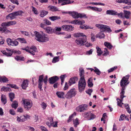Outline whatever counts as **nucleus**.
<instances>
[{
    "instance_id": "f257e3e1",
    "label": "nucleus",
    "mask_w": 131,
    "mask_h": 131,
    "mask_svg": "<svg viewBox=\"0 0 131 131\" xmlns=\"http://www.w3.org/2000/svg\"><path fill=\"white\" fill-rule=\"evenodd\" d=\"M79 75L80 77L78 82V89L79 91L81 92L84 90L86 85L84 79V72L83 69L79 70Z\"/></svg>"
},
{
    "instance_id": "f03ea898",
    "label": "nucleus",
    "mask_w": 131,
    "mask_h": 131,
    "mask_svg": "<svg viewBox=\"0 0 131 131\" xmlns=\"http://www.w3.org/2000/svg\"><path fill=\"white\" fill-rule=\"evenodd\" d=\"M74 36L75 37H81V38H78L75 40V42L77 45L82 46L84 45V43L86 41V36L83 34L80 33H77L74 34Z\"/></svg>"
},
{
    "instance_id": "7ed1b4c3",
    "label": "nucleus",
    "mask_w": 131,
    "mask_h": 131,
    "mask_svg": "<svg viewBox=\"0 0 131 131\" xmlns=\"http://www.w3.org/2000/svg\"><path fill=\"white\" fill-rule=\"evenodd\" d=\"M35 35L36 37V39L39 42H46L49 40L48 36L43 32L40 34L38 32L36 31L35 32Z\"/></svg>"
},
{
    "instance_id": "20e7f679",
    "label": "nucleus",
    "mask_w": 131,
    "mask_h": 131,
    "mask_svg": "<svg viewBox=\"0 0 131 131\" xmlns=\"http://www.w3.org/2000/svg\"><path fill=\"white\" fill-rule=\"evenodd\" d=\"M130 75L129 74L123 77L122 79L121 80L120 83V85L122 87L121 92L120 94L121 96H122L123 93L124 94L125 92L124 91L125 89V87L126 86L129 82L128 81ZM122 97V96H121Z\"/></svg>"
},
{
    "instance_id": "39448f33",
    "label": "nucleus",
    "mask_w": 131,
    "mask_h": 131,
    "mask_svg": "<svg viewBox=\"0 0 131 131\" xmlns=\"http://www.w3.org/2000/svg\"><path fill=\"white\" fill-rule=\"evenodd\" d=\"M68 14H71L72 17L74 18H79L85 17L87 18L86 15L83 13H78L75 12H68Z\"/></svg>"
},
{
    "instance_id": "423d86ee",
    "label": "nucleus",
    "mask_w": 131,
    "mask_h": 131,
    "mask_svg": "<svg viewBox=\"0 0 131 131\" xmlns=\"http://www.w3.org/2000/svg\"><path fill=\"white\" fill-rule=\"evenodd\" d=\"M95 26L98 28L104 31H106L108 32H111L112 31V30L109 27L106 25L100 24H97L95 25Z\"/></svg>"
},
{
    "instance_id": "0eeeda50",
    "label": "nucleus",
    "mask_w": 131,
    "mask_h": 131,
    "mask_svg": "<svg viewBox=\"0 0 131 131\" xmlns=\"http://www.w3.org/2000/svg\"><path fill=\"white\" fill-rule=\"evenodd\" d=\"M76 94L75 89L74 88H73L67 92L66 97L67 99H70L75 96Z\"/></svg>"
},
{
    "instance_id": "6e6552de",
    "label": "nucleus",
    "mask_w": 131,
    "mask_h": 131,
    "mask_svg": "<svg viewBox=\"0 0 131 131\" xmlns=\"http://www.w3.org/2000/svg\"><path fill=\"white\" fill-rule=\"evenodd\" d=\"M22 49L30 53L32 55H35L34 53L36 52L37 50L36 47L34 46H31L30 48L27 47L24 48H23Z\"/></svg>"
},
{
    "instance_id": "1a4fd4ad",
    "label": "nucleus",
    "mask_w": 131,
    "mask_h": 131,
    "mask_svg": "<svg viewBox=\"0 0 131 131\" xmlns=\"http://www.w3.org/2000/svg\"><path fill=\"white\" fill-rule=\"evenodd\" d=\"M43 75L39 76V79L38 81V87L41 90L42 88V86L43 84V81L44 83L46 84H47V81L48 79L44 78L43 79Z\"/></svg>"
},
{
    "instance_id": "9d476101",
    "label": "nucleus",
    "mask_w": 131,
    "mask_h": 131,
    "mask_svg": "<svg viewBox=\"0 0 131 131\" xmlns=\"http://www.w3.org/2000/svg\"><path fill=\"white\" fill-rule=\"evenodd\" d=\"M24 104V108L26 110H29L30 109L32 106V103H31L28 100L25 99L23 101Z\"/></svg>"
},
{
    "instance_id": "9b49d317",
    "label": "nucleus",
    "mask_w": 131,
    "mask_h": 131,
    "mask_svg": "<svg viewBox=\"0 0 131 131\" xmlns=\"http://www.w3.org/2000/svg\"><path fill=\"white\" fill-rule=\"evenodd\" d=\"M84 116L89 120H91L95 118L96 116L90 112H85L84 113Z\"/></svg>"
},
{
    "instance_id": "f8f14e48",
    "label": "nucleus",
    "mask_w": 131,
    "mask_h": 131,
    "mask_svg": "<svg viewBox=\"0 0 131 131\" xmlns=\"http://www.w3.org/2000/svg\"><path fill=\"white\" fill-rule=\"evenodd\" d=\"M61 28L63 30L68 31H72L74 29V27L71 25H64Z\"/></svg>"
},
{
    "instance_id": "ddd939ff",
    "label": "nucleus",
    "mask_w": 131,
    "mask_h": 131,
    "mask_svg": "<svg viewBox=\"0 0 131 131\" xmlns=\"http://www.w3.org/2000/svg\"><path fill=\"white\" fill-rule=\"evenodd\" d=\"M16 24V22L15 21H10L7 22L2 23L1 25L3 27L5 26H9L13 25Z\"/></svg>"
},
{
    "instance_id": "4468645a",
    "label": "nucleus",
    "mask_w": 131,
    "mask_h": 131,
    "mask_svg": "<svg viewBox=\"0 0 131 131\" xmlns=\"http://www.w3.org/2000/svg\"><path fill=\"white\" fill-rule=\"evenodd\" d=\"M87 105H81L77 107L76 108L77 111L82 112L86 110Z\"/></svg>"
},
{
    "instance_id": "2eb2a0df",
    "label": "nucleus",
    "mask_w": 131,
    "mask_h": 131,
    "mask_svg": "<svg viewBox=\"0 0 131 131\" xmlns=\"http://www.w3.org/2000/svg\"><path fill=\"white\" fill-rule=\"evenodd\" d=\"M68 23L69 24H71L75 25H82L85 23L84 20L81 21L80 20H74L72 21H68Z\"/></svg>"
},
{
    "instance_id": "dca6fc26",
    "label": "nucleus",
    "mask_w": 131,
    "mask_h": 131,
    "mask_svg": "<svg viewBox=\"0 0 131 131\" xmlns=\"http://www.w3.org/2000/svg\"><path fill=\"white\" fill-rule=\"evenodd\" d=\"M58 4H60L61 5L72 3L74 2V1H71L70 0H58Z\"/></svg>"
},
{
    "instance_id": "f3484780",
    "label": "nucleus",
    "mask_w": 131,
    "mask_h": 131,
    "mask_svg": "<svg viewBox=\"0 0 131 131\" xmlns=\"http://www.w3.org/2000/svg\"><path fill=\"white\" fill-rule=\"evenodd\" d=\"M59 79V77L57 76H54L50 78L49 79V82L50 84H52L57 81Z\"/></svg>"
},
{
    "instance_id": "a211bd4d",
    "label": "nucleus",
    "mask_w": 131,
    "mask_h": 131,
    "mask_svg": "<svg viewBox=\"0 0 131 131\" xmlns=\"http://www.w3.org/2000/svg\"><path fill=\"white\" fill-rule=\"evenodd\" d=\"M124 93H123V95L121 96V94H120V98L121 99H120L117 98V105L120 107H122V105L123 104V103H122L123 101V99L124 97H125V96L124 95Z\"/></svg>"
},
{
    "instance_id": "6ab92c4d",
    "label": "nucleus",
    "mask_w": 131,
    "mask_h": 131,
    "mask_svg": "<svg viewBox=\"0 0 131 131\" xmlns=\"http://www.w3.org/2000/svg\"><path fill=\"white\" fill-rule=\"evenodd\" d=\"M16 18L14 13L9 14L6 17V18L8 20H12Z\"/></svg>"
},
{
    "instance_id": "aec40b11",
    "label": "nucleus",
    "mask_w": 131,
    "mask_h": 131,
    "mask_svg": "<svg viewBox=\"0 0 131 131\" xmlns=\"http://www.w3.org/2000/svg\"><path fill=\"white\" fill-rule=\"evenodd\" d=\"M87 8L88 9H90L92 10L96 11L99 12H101L102 10V8H98L95 7L90 6L88 7Z\"/></svg>"
},
{
    "instance_id": "412c9836",
    "label": "nucleus",
    "mask_w": 131,
    "mask_h": 131,
    "mask_svg": "<svg viewBox=\"0 0 131 131\" xmlns=\"http://www.w3.org/2000/svg\"><path fill=\"white\" fill-rule=\"evenodd\" d=\"M28 80H24L23 82L21 85V87L23 89H26L28 86Z\"/></svg>"
},
{
    "instance_id": "4be33fe9",
    "label": "nucleus",
    "mask_w": 131,
    "mask_h": 131,
    "mask_svg": "<svg viewBox=\"0 0 131 131\" xmlns=\"http://www.w3.org/2000/svg\"><path fill=\"white\" fill-rule=\"evenodd\" d=\"M95 37L96 38H99L100 39L104 38L105 37V35L103 31H101L97 34Z\"/></svg>"
},
{
    "instance_id": "5701e85b",
    "label": "nucleus",
    "mask_w": 131,
    "mask_h": 131,
    "mask_svg": "<svg viewBox=\"0 0 131 131\" xmlns=\"http://www.w3.org/2000/svg\"><path fill=\"white\" fill-rule=\"evenodd\" d=\"M117 12L115 10H108L106 11V14L113 15H117Z\"/></svg>"
},
{
    "instance_id": "b1692460",
    "label": "nucleus",
    "mask_w": 131,
    "mask_h": 131,
    "mask_svg": "<svg viewBox=\"0 0 131 131\" xmlns=\"http://www.w3.org/2000/svg\"><path fill=\"white\" fill-rule=\"evenodd\" d=\"M46 32L49 34H52L53 32V29L50 27H47L44 28Z\"/></svg>"
},
{
    "instance_id": "393cba45",
    "label": "nucleus",
    "mask_w": 131,
    "mask_h": 131,
    "mask_svg": "<svg viewBox=\"0 0 131 131\" xmlns=\"http://www.w3.org/2000/svg\"><path fill=\"white\" fill-rule=\"evenodd\" d=\"M77 78L76 77H74L73 78H71L69 81V84L70 85L75 83V80L77 79Z\"/></svg>"
},
{
    "instance_id": "a878e982",
    "label": "nucleus",
    "mask_w": 131,
    "mask_h": 131,
    "mask_svg": "<svg viewBox=\"0 0 131 131\" xmlns=\"http://www.w3.org/2000/svg\"><path fill=\"white\" fill-rule=\"evenodd\" d=\"M8 80L7 78L5 76H0V82H8Z\"/></svg>"
},
{
    "instance_id": "bb28decb",
    "label": "nucleus",
    "mask_w": 131,
    "mask_h": 131,
    "mask_svg": "<svg viewBox=\"0 0 131 131\" xmlns=\"http://www.w3.org/2000/svg\"><path fill=\"white\" fill-rule=\"evenodd\" d=\"M124 17L126 19L129 18L130 14V12L129 11L124 10Z\"/></svg>"
},
{
    "instance_id": "cd10ccee",
    "label": "nucleus",
    "mask_w": 131,
    "mask_h": 131,
    "mask_svg": "<svg viewBox=\"0 0 131 131\" xmlns=\"http://www.w3.org/2000/svg\"><path fill=\"white\" fill-rule=\"evenodd\" d=\"M1 101L2 103L5 104L7 102L6 98L5 95L2 94L1 97Z\"/></svg>"
},
{
    "instance_id": "c85d7f7f",
    "label": "nucleus",
    "mask_w": 131,
    "mask_h": 131,
    "mask_svg": "<svg viewBox=\"0 0 131 131\" xmlns=\"http://www.w3.org/2000/svg\"><path fill=\"white\" fill-rule=\"evenodd\" d=\"M73 122L74 126L75 127H77L79 123L78 119L77 118L76 119L73 120Z\"/></svg>"
},
{
    "instance_id": "c756f323",
    "label": "nucleus",
    "mask_w": 131,
    "mask_h": 131,
    "mask_svg": "<svg viewBox=\"0 0 131 131\" xmlns=\"http://www.w3.org/2000/svg\"><path fill=\"white\" fill-rule=\"evenodd\" d=\"M15 6H14L9 5L7 8V11L8 13L11 12L14 9Z\"/></svg>"
},
{
    "instance_id": "7c9ffc66",
    "label": "nucleus",
    "mask_w": 131,
    "mask_h": 131,
    "mask_svg": "<svg viewBox=\"0 0 131 131\" xmlns=\"http://www.w3.org/2000/svg\"><path fill=\"white\" fill-rule=\"evenodd\" d=\"M104 45L105 46L110 49H112L113 47L112 46L111 43L108 42H105L104 43Z\"/></svg>"
},
{
    "instance_id": "2f4dec72",
    "label": "nucleus",
    "mask_w": 131,
    "mask_h": 131,
    "mask_svg": "<svg viewBox=\"0 0 131 131\" xmlns=\"http://www.w3.org/2000/svg\"><path fill=\"white\" fill-rule=\"evenodd\" d=\"M15 15L16 16L18 15H21V14L24 13V12L22 10H19L17 12H14Z\"/></svg>"
},
{
    "instance_id": "473e14b6",
    "label": "nucleus",
    "mask_w": 131,
    "mask_h": 131,
    "mask_svg": "<svg viewBox=\"0 0 131 131\" xmlns=\"http://www.w3.org/2000/svg\"><path fill=\"white\" fill-rule=\"evenodd\" d=\"M11 106L12 108L16 109L18 106V103L16 101H15L13 102Z\"/></svg>"
},
{
    "instance_id": "72a5a7b5",
    "label": "nucleus",
    "mask_w": 131,
    "mask_h": 131,
    "mask_svg": "<svg viewBox=\"0 0 131 131\" xmlns=\"http://www.w3.org/2000/svg\"><path fill=\"white\" fill-rule=\"evenodd\" d=\"M49 18L52 21H54L57 19H60V17L57 16H54L49 17Z\"/></svg>"
},
{
    "instance_id": "f704fd0d",
    "label": "nucleus",
    "mask_w": 131,
    "mask_h": 131,
    "mask_svg": "<svg viewBox=\"0 0 131 131\" xmlns=\"http://www.w3.org/2000/svg\"><path fill=\"white\" fill-rule=\"evenodd\" d=\"M15 58L17 61H23L24 60V57L21 56H17L15 57Z\"/></svg>"
},
{
    "instance_id": "c9c22d12",
    "label": "nucleus",
    "mask_w": 131,
    "mask_h": 131,
    "mask_svg": "<svg viewBox=\"0 0 131 131\" xmlns=\"http://www.w3.org/2000/svg\"><path fill=\"white\" fill-rule=\"evenodd\" d=\"M56 94L59 97L62 98L63 97V96L64 94V93L62 92H57L56 93Z\"/></svg>"
},
{
    "instance_id": "e433bc0d",
    "label": "nucleus",
    "mask_w": 131,
    "mask_h": 131,
    "mask_svg": "<svg viewBox=\"0 0 131 131\" xmlns=\"http://www.w3.org/2000/svg\"><path fill=\"white\" fill-rule=\"evenodd\" d=\"M117 68V67L116 66L112 67L108 70V72L110 73L116 70Z\"/></svg>"
},
{
    "instance_id": "4c0bfd02",
    "label": "nucleus",
    "mask_w": 131,
    "mask_h": 131,
    "mask_svg": "<svg viewBox=\"0 0 131 131\" xmlns=\"http://www.w3.org/2000/svg\"><path fill=\"white\" fill-rule=\"evenodd\" d=\"M50 10L52 11H58V9L57 7L54 6H51L49 7Z\"/></svg>"
},
{
    "instance_id": "58836bf2",
    "label": "nucleus",
    "mask_w": 131,
    "mask_h": 131,
    "mask_svg": "<svg viewBox=\"0 0 131 131\" xmlns=\"http://www.w3.org/2000/svg\"><path fill=\"white\" fill-rule=\"evenodd\" d=\"M3 53L7 56H11L12 54V52H6L5 51H4L2 52Z\"/></svg>"
},
{
    "instance_id": "ea45409f",
    "label": "nucleus",
    "mask_w": 131,
    "mask_h": 131,
    "mask_svg": "<svg viewBox=\"0 0 131 131\" xmlns=\"http://www.w3.org/2000/svg\"><path fill=\"white\" fill-rule=\"evenodd\" d=\"M59 56L55 57L53 59L52 62L53 63H55L59 61Z\"/></svg>"
},
{
    "instance_id": "a19ab883",
    "label": "nucleus",
    "mask_w": 131,
    "mask_h": 131,
    "mask_svg": "<svg viewBox=\"0 0 131 131\" xmlns=\"http://www.w3.org/2000/svg\"><path fill=\"white\" fill-rule=\"evenodd\" d=\"M13 40L9 38L7 39L6 41L8 45L12 46Z\"/></svg>"
},
{
    "instance_id": "79ce46f5",
    "label": "nucleus",
    "mask_w": 131,
    "mask_h": 131,
    "mask_svg": "<svg viewBox=\"0 0 131 131\" xmlns=\"http://www.w3.org/2000/svg\"><path fill=\"white\" fill-rule=\"evenodd\" d=\"M17 40V39H16L14 40H13L12 46H16L18 45L19 43Z\"/></svg>"
},
{
    "instance_id": "37998d69",
    "label": "nucleus",
    "mask_w": 131,
    "mask_h": 131,
    "mask_svg": "<svg viewBox=\"0 0 131 131\" xmlns=\"http://www.w3.org/2000/svg\"><path fill=\"white\" fill-rule=\"evenodd\" d=\"M92 82V80L91 78H90L89 79L88 82L89 87H92L93 86V84Z\"/></svg>"
},
{
    "instance_id": "c03bdc74",
    "label": "nucleus",
    "mask_w": 131,
    "mask_h": 131,
    "mask_svg": "<svg viewBox=\"0 0 131 131\" xmlns=\"http://www.w3.org/2000/svg\"><path fill=\"white\" fill-rule=\"evenodd\" d=\"M94 72L97 75H99L101 73V72L96 67H94Z\"/></svg>"
},
{
    "instance_id": "a18cd8bd",
    "label": "nucleus",
    "mask_w": 131,
    "mask_h": 131,
    "mask_svg": "<svg viewBox=\"0 0 131 131\" xmlns=\"http://www.w3.org/2000/svg\"><path fill=\"white\" fill-rule=\"evenodd\" d=\"M66 77V75L64 74L62 75L60 77V78L61 81V84L62 85L63 83L64 82V78Z\"/></svg>"
},
{
    "instance_id": "49530a36",
    "label": "nucleus",
    "mask_w": 131,
    "mask_h": 131,
    "mask_svg": "<svg viewBox=\"0 0 131 131\" xmlns=\"http://www.w3.org/2000/svg\"><path fill=\"white\" fill-rule=\"evenodd\" d=\"M97 49V55L98 56L101 55L102 53V52L101 50V49L98 47H96Z\"/></svg>"
},
{
    "instance_id": "de8ad7c7",
    "label": "nucleus",
    "mask_w": 131,
    "mask_h": 131,
    "mask_svg": "<svg viewBox=\"0 0 131 131\" xmlns=\"http://www.w3.org/2000/svg\"><path fill=\"white\" fill-rule=\"evenodd\" d=\"M17 39L20 41L21 43H27V42L25 39L24 38H18Z\"/></svg>"
},
{
    "instance_id": "09e8293b",
    "label": "nucleus",
    "mask_w": 131,
    "mask_h": 131,
    "mask_svg": "<svg viewBox=\"0 0 131 131\" xmlns=\"http://www.w3.org/2000/svg\"><path fill=\"white\" fill-rule=\"evenodd\" d=\"M76 115V113L75 112H74L73 114L70 116L69 117L68 120H67V122L68 123H69L71 122L72 121V119L73 118V115Z\"/></svg>"
},
{
    "instance_id": "8fccbe9b",
    "label": "nucleus",
    "mask_w": 131,
    "mask_h": 131,
    "mask_svg": "<svg viewBox=\"0 0 131 131\" xmlns=\"http://www.w3.org/2000/svg\"><path fill=\"white\" fill-rule=\"evenodd\" d=\"M48 13V12L45 10L42 11L41 13L40 16L41 17H43L45 15H46Z\"/></svg>"
},
{
    "instance_id": "3c124183",
    "label": "nucleus",
    "mask_w": 131,
    "mask_h": 131,
    "mask_svg": "<svg viewBox=\"0 0 131 131\" xmlns=\"http://www.w3.org/2000/svg\"><path fill=\"white\" fill-rule=\"evenodd\" d=\"M57 123L58 122L57 121L54 122H51V127L52 126L54 127H57Z\"/></svg>"
},
{
    "instance_id": "603ef678",
    "label": "nucleus",
    "mask_w": 131,
    "mask_h": 131,
    "mask_svg": "<svg viewBox=\"0 0 131 131\" xmlns=\"http://www.w3.org/2000/svg\"><path fill=\"white\" fill-rule=\"evenodd\" d=\"M9 96L10 101L12 102L13 101V100L14 97V94L13 93H10L9 94Z\"/></svg>"
},
{
    "instance_id": "864d4df0",
    "label": "nucleus",
    "mask_w": 131,
    "mask_h": 131,
    "mask_svg": "<svg viewBox=\"0 0 131 131\" xmlns=\"http://www.w3.org/2000/svg\"><path fill=\"white\" fill-rule=\"evenodd\" d=\"M41 105L43 110H45L47 106L46 104L44 102H42Z\"/></svg>"
},
{
    "instance_id": "5fc2aeb1",
    "label": "nucleus",
    "mask_w": 131,
    "mask_h": 131,
    "mask_svg": "<svg viewBox=\"0 0 131 131\" xmlns=\"http://www.w3.org/2000/svg\"><path fill=\"white\" fill-rule=\"evenodd\" d=\"M128 2V0H118L117 2L119 3H124L127 4Z\"/></svg>"
},
{
    "instance_id": "6e6d98bb",
    "label": "nucleus",
    "mask_w": 131,
    "mask_h": 131,
    "mask_svg": "<svg viewBox=\"0 0 131 131\" xmlns=\"http://www.w3.org/2000/svg\"><path fill=\"white\" fill-rule=\"evenodd\" d=\"M126 116L124 114H122L120 116V118H119V121H123L125 119H126Z\"/></svg>"
},
{
    "instance_id": "4d7b16f0",
    "label": "nucleus",
    "mask_w": 131,
    "mask_h": 131,
    "mask_svg": "<svg viewBox=\"0 0 131 131\" xmlns=\"http://www.w3.org/2000/svg\"><path fill=\"white\" fill-rule=\"evenodd\" d=\"M83 24L82 25H80V28L82 29H89V27H88V26H85V25H83Z\"/></svg>"
},
{
    "instance_id": "13d9d810",
    "label": "nucleus",
    "mask_w": 131,
    "mask_h": 131,
    "mask_svg": "<svg viewBox=\"0 0 131 131\" xmlns=\"http://www.w3.org/2000/svg\"><path fill=\"white\" fill-rule=\"evenodd\" d=\"M43 22L48 25H50L51 23L49 20L47 19H45L43 20Z\"/></svg>"
},
{
    "instance_id": "bf43d9fd",
    "label": "nucleus",
    "mask_w": 131,
    "mask_h": 131,
    "mask_svg": "<svg viewBox=\"0 0 131 131\" xmlns=\"http://www.w3.org/2000/svg\"><path fill=\"white\" fill-rule=\"evenodd\" d=\"M12 3L16 4L17 5L19 4L18 1L17 0H9Z\"/></svg>"
},
{
    "instance_id": "052dcab7",
    "label": "nucleus",
    "mask_w": 131,
    "mask_h": 131,
    "mask_svg": "<svg viewBox=\"0 0 131 131\" xmlns=\"http://www.w3.org/2000/svg\"><path fill=\"white\" fill-rule=\"evenodd\" d=\"M91 40L92 41H94L95 40V35L94 34L92 33L91 35Z\"/></svg>"
},
{
    "instance_id": "680f3d73",
    "label": "nucleus",
    "mask_w": 131,
    "mask_h": 131,
    "mask_svg": "<svg viewBox=\"0 0 131 131\" xmlns=\"http://www.w3.org/2000/svg\"><path fill=\"white\" fill-rule=\"evenodd\" d=\"M93 91L92 90V89H89L86 91L87 93L89 94L90 96L92 92Z\"/></svg>"
},
{
    "instance_id": "e2e57ef3",
    "label": "nucleus",
    "mask_w": 131,
    "mask_h": 131,
    "mask_svg": "<svg viewBox=\"0 0 131 131\" xmlns=\"http://www.w3.org/2000/svg\"><path fill=\"white\" fill-rule=\"evenodd\" d=\"M108 54V52L107 51V49L105 48L104 49V53H103V55L106 56Z\"/></svg>"
},
{
    "instance_id": "0e129e2a",
    "label": "nucleus",
    "mask_w": 131,
    "mask_h": 131,
    "mask_svg": "<svg viewBox=\"0 0 131 131\" xmlns=\"http://www.w3.org/2000/svg\"><path fill=\"white\" fill-rule=\"evenodd\" d=\"M32 11L34 14H38V11L36 8L32 6Z\"/></svg>"
},
{
    "instance_id": "69168bd1",
    "label": "nucleus",
    "mask_w": 131,
    "mask_h": 131,
    "mask_svg": "<svg viewBox=\"0 0 131 131\" xmlns=\"http://www.w3.org/2000/svg\"><path fill=\"white\" fill-rule=\"evenodd\" d=\"M4 40L3 37H0V45H3L4 43Z\"/></svg>"
},
{
    "instance_id": "338daca9",
    "label": "nucleus",
    "mask_w": 131,
    "mask_h": 131,
    "mask_svg": "<svg viewBox=\"0 0 131 131\" xmlns=\"http://www.w3.org/2000/svg\"><path fill=\"white\" fill-rule=\"evenodd\" d=\"M68 86L67 82L65 83V86L64 87L63 89L64 90H66L68 89Z\"/></svg>"
},
{
    "instance_id": "774afa93",
    "label": "nucleus",
    "mask_w": 131,
    "mask_h": 131,
    "mask_svg": "<svg viewBox=\"0 0 131 131\" xmlns=\"http://www.w3.org/2000/svg\"><path fill=\"white\" fill-rule=\"evenodd\" d=\"M9 113L10 114L13 115H14L15 114V111L13 110L12 109H11L10 110Z\"/></svg>"
}]
</instances>
